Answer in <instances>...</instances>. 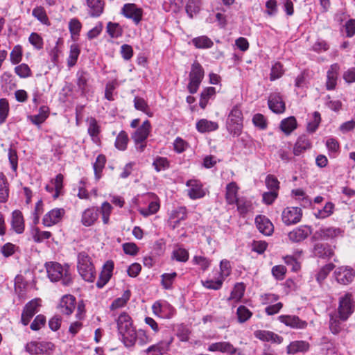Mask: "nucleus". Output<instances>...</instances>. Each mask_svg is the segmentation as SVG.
<instances>
[{"label":"nucleus","mask_w":355,"mask_h":355,"mask_svg":"<svg viewBox=\"0 0 355 355\" xmlns=\"http://www.w3.org/2000/svg\"><path fill=\"white\" fill-rule=\"evenodd\" d=\"M216 89L213 87L205 88L201 93L199 105L202 109L207 105L209 100L215 95Z\"/></svg>","instance_id":"nucleus-36"},{"label":"nucleus","mask_w":355,"mask_h":355,"mask_svg":"<svg viewBox=\"0 0 355 355\" xmlns=\"http://www.w3.org/2000/svg\"><path fill=\"white\" fill-rule=\"evenodd\" d=\"M339 66L338 64H334L330 67L327 71L326 87L328 90L334 89L337 83L338 73Z\"/></svg>","instance_id":"nucleus-26"},{"label":"nucleus","mask_w":355,"mask_h":355,"mask_svg":"<svg viewBox=\"0 0 355 355\" xmlns=\"http://www.w3.org/2000/svg\"><path fill=\"white\" fill-rule=\"evenodd\" d=\"M39 306L38 300L37 299L33 300L28 302L21 313V322L24 325H27L31 319L34 316V315L37 313V307Z\"/></svg>","instance_id":"nucleus-15"},{"label":"nucleus","mask_w":355,"mask_h":355,"mask_svg":"<svg viewBox=\"0 0 355 355\" xmlns=\"http://www.w3.org/2000/svg\"><path fill=\"white\" fill-rule=\"evenodd\" d=\"M236 314L239 322L241 323L247 321L252 315V313L245 306H240L237 309Z\"/></svg>","instance_id":"nucleus-56"},{"label":"nucleus","mask_w":355,"mask_h":355,"mask_svg":"<svg viewBox=\"0 0 355 355\" xmlns=\"http://www.w3.org/2000/svg\"><path fill=\"white\" fill-rule=\"evenodd\" d=\"M107 32L111 37L116 38L122 35V29L118 24L109 22L107 25Z\"/></svg>","instance_id":"nucleus-53"},{"label":"nucleus","mask_w":355,"mask_h":355,"mask_svg":"<svg viewBox=\"0 0 355 355\" xmlns=\"http://www.w3.org/2000/svg\"><path fill=\"white\" fill-rule=\"evenodd\" d=\"M297 128V121L295 117L290 116L282 121L281 130L286 134L290 135Z\"/></svg>","instance_id":"nucleus-35"},{"label":"nucleus","mask_w":355,"mask_h":355,"mask_svg":"<svg viewBox=\"0 0 355 355\" xmlns=\"http://www.w3.org/2000/svg\"><path fill=\"white\" fill-rule=\"evenodd\" d=\"M354 309L355 304L351 293H347L339 297L336 314L340 320L347 321L354 313Z\"/></svg>","instance_id":"nucleus-4"},{"label":"nucleus","mask_w":355,"mask_h":355,"mask_svg":"<svg viewBox=\"0 0 355 355\" xmlns=\"http://www.w3.org/2000/svg\"><path fill=\"white\" fill-rule=\"evenodd\" d=\"M245 287L243 284H237L235 285L233 291L231 293L229 300H234L236 302L239 301L243 296Z\"/></svg>","instance_id":"nucleus-50"},{"label":"nucleus","mask_w":355,"mask_h":355,"mask_svg":"<svg viewBox=\"0 0 355 355\" xmlns=\"http://www.w3.org/2000/svg\"><path fill=\"white\" fill-rule=\"evenodd\" d=\"M105 157L103 155H99L96 158V162L94 164V170L97 180L101 178V173L105 166Z\"/></svg>","instance_id":"nucleus-48"},{"label":"nucleus","mask_w":355,"mask_h":355,"mask_svg":"<svg viewBox=\"0 0 355 355\" xmlns=\"http://www.w3.org/2000/svg\"><path fill=\"white\" fill-rule=\"evenodd\" d=\"M128 137L125 131H121L115 141V147L119 150H124L127 148Z\"/></svg>","instance_id":"nucleus-44"},{"label":"nucleus","mask_w":355,"mask_h":355,"mask_svg":"<svg viewBox=\"0 0 355 355\" xmlns=\"http://www.w3.org/2000/svg\"><path fill=\"white\" fill-rule=\"evenodd\" d=\"M283 73L282 65L279 62H277L272 67L270 79L271 81H273L282 77Z\"/></svg>","instance_id":"nucleus-61"},{"label":"nucleus","mask_w":355,"mask_h":355,"mask_svg":"<svg viewBox=\"0 0 355 355\" xmlns=\"http://www.w3.org/2000/svg\"><path fill=\"white\" fill-rule=\"evenodd\" d=\"M46 323V318L43 315H38L35 317L33 322L31 324V329L33 331H37L44 326Z\"/></svg>","instance_id":"nucleus-64"},{"label":"nucleus","mask_w":355,"mask_h":355,"mask_svg":"<svg viewBox=\"0 0 355 355\" xmlns=\"http://www.w3.org/2000/svg\"><path fill=\"white\" fill-rule=\"evenodd\" d=\"M279 320L285 325L297 329H303L307 327V322L294 315H282L278 318Z\"/></svg>","instance_id":"nucleus-11"},{"label":"nucleus","mask_w":355,"mask_h":355,"mask_svg":"<svg viewBox=\"0 0 355 355\" xmlns=\"http://www.w3.org/2000/svg\"><path fill=\"white\" fill-rule=\"evenodd\" d=\"M130 297V291L129 290H126L123 293L122 297H118L112 302L110 306V309L114 310L119 308L123 307L129 300Z\"/></svg>","instance_id":"nucleus-39"},{"label":"nucleus","mask_w":355,"mask_h":355,"mask_svg":"<svg viewBox=\"0 0 355 355\" xmlns=\"http://www.w3.org/2000/svg\"><path fill=\"white\" fill-rule=\"evenodd\" d=\"M10 61L12 64H18L22 58V49L20 45H16L14 46L12 51L10 53Z\"/></svg>","instance_id":"nucleus-59"},{"label":"nucleus","mask_w":355,"mask_h":355,"mask_svg":"<svg viewBox=\"0 0 355 355\" xmlns=\"http://www.w3.org/2000/svg\"><path fill=\"white\" fill-rule=\"evenodd\" d=\"M311 229L307 226H300L288 233V239L291 242L297 243L304 240L311 234Z\"/></svg>","instance_id":"nucleus-19"},{"label":"nucleus","mask_w":355,"mask_h":355,"mask_svg":"<svg viewBox=\"0 0 355 355\" xmlns=\"http://www.w3.org/2000/svg\"><path fill=\"white\" fill-rule=\"evenodd\" d=\"M60 312L62 314L69 315L76 308V298L71 295H64L58 306Z\"/></svg>","instance_id":"nucleus-14"},{"label":"nucleus","mask_w":355,"mask_h":355,"mask_svg":"<svg viewBox=\"0 0 355 355\" xmlns=\"http://www.w3.org/2000/svg\"><path fill=\"white\" fill-rule=\"evenodd\" d=\"M77 268L82 278L88 282H93L96 278V270L90 257L85 252L78 254Z\"/></svg>","instance_id":"nucleus-3"},{"label":"nucleus","mask_w":355,"mask_h":355,"mask_svg":"<svg viewBox=\"0 0 355 355\" xmlns=\"http://www.w3.org/2000/svg\"><path fill=\"white\" fill-rule=\"evenodd\" d=\"M196 128L202 133L211 132L217 130L218 128V124L216 122L203 119L197 122Z\"/></svg>","instance_id":"nucleus-33"},{"label":"nucleus","mask_w":355,"mask_h":355,"mask_svg":"<svg viewBox=\"0 0 355 355\" xmlns=\"http://www.w3.org/2000/svg\"><path fill=\"white\" fill-rule=\"evenodd\" d=\"M201 6L200 0H189L186 6V11L190 17L200 11Z\"/></svg>","instance_id":"nucleus-45"},{"label":"nucleus","mask_w":355,"mask_h":355,"mask_svg":"<svg viewBox=\"0 0 355 355\" xmlns=\"http://www.w3.org/2000/svg\"><path fill=\"white\" fill-rule=\"evenodd\" d=\"M340 233L341 230L336 227H327L320 230V236L325 239L336 237Z\"/></svg>","instance_id":"nucleus-51"},{"label":"nucleus","mask_w":355,"mask_h":355,"mask_svg":"<svg viewBox=\"0 0 355 355\" xmlns=\"http://www.w3.org/2000/svg\"><path fill=\"white\" fill-rule=\"evenodd\" d=\"M98 216V211L94 208L86 209L82 215V224L86 227L92 225L97 220Z\"/></svg>","instance_id":"nucleus-29"},{"label":"nucleus","mask_w":355,"mask_h":355,"mask_svg":"<svg viewBox=\"0 0 355 355\" xmlns=\"http://www.w3.org/2000/svg\"><path fill=\"white\" fill-rule=\"evenodd\" d=\"M116 322L120 339L125 347H131L135 345L136 342L141 346L150 342V337L144 330H135L132 320L127 313H121L116 319Z\"/></svg>","instance_id":"nucleus-1"},{"label":"nucleus","mask_w":355,"mask_h":355,"mask_svg":"<svg viewBox=\"0 0 355 355\" xmlns=\"http://www.w3.org/2000/svg\"><path fill=\"white\" fill-rule=\"evenodd\" d=\"M15 73L22 78H26L31 76V70L26 64H21L15 68Z\"/></svg>","instance_id":"nucleus-57"},{"label":"nucleus","mask_w":355,"mask_h":355,"mask_svg":"<svg viewBox=\"0 0 355 355\" xmlns=\"http://www.w3.org/2000/svg\"><path fill=\"white\" fill-rule=\"evenodd\" d=\"M150 123L148 120H146L142 125L137 129L132 135V139L135 145H137L139 142H144L149 135L150 131Z\"/></svg>","instance_id":"nucleus-16"},{"label":"nucleus","mask_w":355,"mask_h":355,"mask_svg":"<svg viewBox=\"0 0 355 355\" xmlns=\"http://www.w3.org/2000/svg\"><path fill=\"white\" fill-rule=\"evenodd\" d=\"M113 268L114 263L112 261L105 263L96 282L98 288H103L109 282L112 275Z\"/></svg>","instance_id":"nucleus-18"},{"label":"nucleus","mask_w":355,"mask_h":355,"mask_svg":"<svg viewBox=\"0 0 355 355\" xmlns=\"http://www.w3.org/2000/svg\"><path fill=\"white\" fill-rule=\"evenodd\" d=\"M33 239L35 243H42L51 236V233L48 231H40L36 227L33 230Z\"/></svg>","instance_id":"nucleus-46"},{"label":"nucleus","mask_w":355,"mask_h":355,"mask_svg":"<svg viewBox=\"0 0 355 355\" xmlns=\"http://www.w3.org/2000/svg\"><path fill=\"white\" fill-rule=\"evenodd\" d=\"M334 268L335 265L332 263H329L322 266L316 275L317 282L319 284H322V282L327 278L329 272L332 271Z\"/></svg>","instance_id":"nucleus-41"},{"label":"nucleus","mask_w":355,"mask_h":355,"mask_svg":"<svg viewBox=\"0 0 355 355\" xmlns=\"http://www.w3.org/2000/svg\"><path fill=\"white\" fill-rule=\"evenodd\" d=\"M255 223L259 231L264 235L270 236L274 231V227L270 220L264 216H257Z\"/></svg>","instance_id":"nucleus-17"},{"label":"nucleus","mask_w":355,"mask_h":355,"mask_svg":"<svg viewBox=\"0 0 355 355\" xmlns=\"http://www.w3.org/2000/svg\"><path fill=\"white\" fill-rule=\"evenodd\" d=\"M268 106L275 113H282L285 110V104L279 94L277 93L270 94L268 98Z\"/></svg>","instance_id":"nucleus-20"},{"label":"nucleus","mask_w":355,"mask_h":355,"mask_svg":"<svg viewBox=\"0 0 355 355\" xmlns=\"http://www.w3.org/2000/svg\"><path fill=\"white\" fill-rule=\"evenodd\" d=\"M302 216V209L297 207H286L284 209L282 218L286 225L299 223Z\"/></svg>","instance_id":"nucleus-8"},{"label":"nucleus","mask_w":355,"mask_h":355,"mask_svg":"<svg viewBox=\"0 0 355 355\" xmlns=\"http://www.w3.org/2000/svg\"><path fill=\"white\" fill-rule=\"evenodd\" d=\"M88 128L87 132L89 136L92 137V141L95 144H98L100 142V139L98 137V135L101 132V127L98 124L96 119L91 117L88 119Z\"/></svg>","instance_id":"nucleus-28"},{"label":"nucleus","mask_w":355,"mask_h":355,"mask_svg":"<svg viewBox=\"0 0 355 355\" xmlns=\"http://www.w3.org/2000/svg\"><path fill=\"white\" fill-rule=\"evenodd\" d=\"M309 343L304 340H297L290 343L287 347L288 354H295L297 352H305L309 349Z\"/></svg>","instance_id":"nucleus-32"},{"label":"nucleus","mask_w":355,"mask_h":355,"mask_svg":"<svg viewBox=\"0 0 355 355\" xmlns=\"http://www.w3.org/2000/svg\"><path fill=\"white\" fill-rule=\"evenodd\" d=\"M9 112L8 102L6 98L0 99V124L5 122Z\"/></svg>","instance_id":"nucleus-55"},{"label":"nucleus","mask_w":355,"mask_h":355,"mask_svg":"<svg viewBox=\"0 0 355 355\" xmlns=\"http://www.w3.org/2000/svg\"><path fill=\"white\" fill-rule=\"evenodd\" d=\"M159 209V204L156 201L151 202L148 208L139 209V213L144 217L155 214Z\"/></svg>","instance_id":"nucleus-52"},{"label":"nucleus","mask_w":355,"mask_h":355,"mask_svg":"<svg viewBox=\"0 0 355 355\" xmlns=\"http://www.w3.org/2000/svg\"><path fill=\"white\" fill-rule=\"evenodd\" d=\"M192 43L198 49H208L213 46V42L207 36L202 35L195 37Z\"/></svg>","instance_id":"nucleus-38"},{"label":"nucleus","mask_w":355,"mask_h":355,"mask_svg":"<svg viewBox=\"0 0 355 355\" xmlns=\"http://www.w3.org/2000/svg\"><path fill=\"white\" fill-rule=\"evenodd\" d=\"M9 196V188L7 179L3 173H0V202H6Z\"/></svg>","instance_id":"nucleus-37"},{"label":"nucleus","mask_w":355,"mask_h":355,"mask_svg":"<svg viewBox=\"0 0 355 355\" xmlns=\"http://www.w3.org/2000/svg\"><path fill=\"white\" fill-rule=\"evenodd\" d=\"M204 77V70L202 66L198 62H195L191 67V70L189 73V83L188 85V89L191 94H195Z\"/></svg>","instance_id":"nucleus-6"},{"label":"nucleus","mask_w":355,"mask_h":355,"mask_svg":"<svg viewBox=\"0 0 355 355\" xmlns=\"http://www.w3.org/2000/svg\"><path fill=\"white\" fill-rule=\"evenodd\" d=\"M341 322L343 321L340 320L338 314L330 315L329 328L334 334H337L341 331Z\"/></svg>","instance_id":"nucleus-43"},{"label":"nucleus","mask_w":355,"mask_h":355,"mask_svg":"<svg viewBox=\"0 0 355 355\" xmlns=\"http://www.w3.org/2000/svg\"><path fill=\"white\" fill-rule=\"evenodd\" d=\"M208 349L211 352L218 351L230 354L235 351V347L229 342H218L210 345Z\"/></svg>","instance_id":"nucleus-30"},{"label":"nucleus","mask_w":355,"mask_h":355,"mask_svg":"<svg viewBox=\"0 0 355 355\" xmlns=\"http://www.w3.org/2000/svg\"><path fill=\"white\" fill-rule=\"evenodd\" d=\"M49 108L46 106H42L40 108L39 114L31 115L28 119L35 125H40L42 124L49 116Z\"/></svg>","instance_id":"nucleus-34"},{"label":"nucleus","mask_w":355,"mask_h":355,"mask_svg":"<svg viewBox=\"0 0 355 355\" xmlns=\"http://www.w3.org/2000/svg\"><path fill=\"white\" fill-rule=\"evenodd\" d=\"M334 275L338 284L348 285L353 282L355 277V271L351 267L342 266L335 270Z\"/></svg>","instance_id":"nucleus-7"},{"label":"nucleus","mask_w":355,"mask_h":355,"mask_svg":"<svg viewBox=\"0 0 355 355\" xmlns=\"http://www.w3.org/2000/svg\"><path fill=\"white\" fill-rule=\"evenodd\" d=\"M320 114L318 112H315L313 119L307 124V130L310 132H315L320 123Z\"/></svg>","instance_id":"nucleus-63"},{"label":"nucleus","mask_w":355,"mask_h":355,"mask_svg":"<svg viewBox=\"0 0 355 355\" xmlns=\"http://www.w3.org/2000/svg\"><path fill=\"white\" fill-rule=\"evenodd\" d=\"M80 50L78 44H73L70 46L69 55L67 60V64L69 67L74 66L80 55Z\"/></svg>","instance_id":"nucleus-40"},{"label":"nucleus","mask_w":355,"mask_h":355,"mask_svg":"<svg viewBox=\"0 0 355 355\" xmlns=\"http://www.w3.org/2000/svg\"><path fill=\"white\" fill-rule=\"evenodd\" d=\"M313 253L315 257L322 259H329L334 255V251L330 245L320 243L314 245Z\"/></svg>","instance_id":"nucleus-21"},{"label":"nucleus","mask_w":355,"mask_h":355,"mask_svg":"<svg viewBox=\"0 0 355 355\" xmlns=\"http://www.w3.org/2000/svg\"><path fill=\"white\" fill-rule=\"evenodd\" d=\"M243 119L241 110L237 105L234 106L232 109L227 121V128L233 136L238 137L241 133Z\"/></svg>","instance_id":"nucleus-5"},{"label":"nucleus","mask_w":355,"mask_h":355,"mask_svg":"<svg viewBox=\"0 0 355 355\" xmlns=\"http://www.w3.org/2000/svg\"><path fill=\"white\" fill-rule=\"evenodd\" d=\"M87 5L89 8V13L90 16L96 17L100 16L104 9L103 0H86Z\"/></svg>","instance_id":"nucleus-27"},{"label":"nucleus","mask_w":355,"mask_h":355,"mask_svg":"<svg viewBox=\"0 0 355 355\" xmlns=\"http://www.w3.org/2000/svg\"><path fill=\"white\" fill-rule=\"evenodd\" d=\"M33 15L37 18L41 23L47 24L49 23V19L46 15V11L44 8L39 6L36 7L33 10Z\"/></svg>","instance_id":"nucleus-54"},{"label":"nucleus","mask_w":355,"mask_h":355,"mask_svg":"<svg viewBox=\"0 0 355 355\" xmlns=\"http://www.w3.org/2000/svg\"><path fill=\"white\" fill-rule=\"evenodd\" d=\"M170 342L162 341L148 347L144 352L148 355H168Z\"/></svg>","instance_id":"nucleus-22"},{"label":"nucleus","mask_w":355,"mask_h":355,"mask_svg":"<svg viewBox=\"0 0 355 355\" xmlns=\"http://www.w3.org/2000/svg\"><path fill=\"white\" fill-rule=\"evenodd\" d=\"M253 124L261 130L267 128V121L264 116L261 114H256L252 118Z\"/></svg>","instance_id":"nucleus-62"},{"label":"nucleus","mask_w":355,"mask_h":355,"mask_svg":"<svg viewBox=\"0 0 355 355\" xmlns=\"http://www.w3.org/2000/svg\"><path fill=\"white\" fill-rule=\"evenodd\" d=\"M172 259L178 261L186 262L189 259V252L184 248H178L173 251Z\"/></svg>","instance_id":"nucleus-49"},{"label":"nucleus","mask_w":355,"mask_h":355,"mask_svg":"<svg viewBox=\"0 0 355 355\" xmlns=\"http://www.w3.org/2000/svg\"><path fill=\"white\" fill-rule=\"evenodd\" d=\"M11 225L17 234H21L24 231V220L22 213L19 210H15L12 212Z\"/></svg>","instance_id":"nucleus-24"},{"label":"nucleus","mask_w":355,"mask_h":355,"mask_svg":"<svg viewBox=\"0 0 355 355\" xmlns=\"http://www.w3.org/2000/svg\"><path fill=\"white\" fill-rule=\"evenodd\" d=\"M238 189L239 187L234 182H230L226 186L225 198L229 204L232 205L239 200L237 198Z\"/></svg>","instance_id":"nucleus-31"},{"label":"nucleus","mask_w":355,"mask_h":355,"mask_svg":"<svg viewBox=\"0 0 355 355\" xmlns=\"http://www.w3.org/2000/svg\"><path fill=\"white\" fill-rule=\"evenodd\" d=\"M65 214L62 208H55L46 213L42 219V223L45 227H51L58 223Z\"/></svg>","instance_id":"nucleus-10"},{"label":"nucleus","mask_w":355,"mask_h":355,"mask_svg":"<svg viewBox=\"0 0 355 355\" xmlns=\"http://www.w3.org/2000/svg\"><path fill=\"white\" fill-rule=\"evenodd\" d=\"M334 209V205L332 202H329L326 203L322 209H319L316 213H315V216L320 219L326 218L333 214Z\"/></svg>","instance_id":"nucleus-42"},{"label":"nucleus","mask_w":355,"mask_h":355,"mask_svg":"<svg viewBox=\"0 0 355 355\" xmlns=\"http://www.w3.org/2000/svg\"><path fill=\"white\" fill-rule=\"evenodd\" d=\"M121 12L125 17L132 19L136 24L141 21L143 15L141 8L137 7L135 3L125 4Z\"/></svg>","instance_id":"nucleus-9"},{"label":"nucleus","mask_w":355,"mask_h":355,"mask_svg":"<svg viewBox=\"0 0 355 355\" xmlns=\"http://www.w3.org/2000/svg\"><path fill=\"white\" fill-rule=\"evenodd\" d=\"M223 281L224 280L223 278L218 277L216 280L208 279L205 282H202V284L205 287L207 288L218 290L219 288H221Z\"/></svg>","instance_id":"nucleus-60"},{"label":"nucleus","mask_w":355,"mask_h":355,"mask_svg":"<svg viewBox=\"0 0 355 355\" xmlns=\"http://www.w3.org/2000/svg\"><path fill=\"white\" fill-rule=\"evenodd\" d=\"M45 268L47 275L51 282L61 281L64 286H70L73 279L69 266H62L58 262L46 263Z\"/></svg>","instance_id":"nucleus-2"},{"label":"nucleus","mask_w":355,"mask_h":355,"mask_svg":"<svg viewBox=\"0 0 355 355\" xmlns=\"http://www.w3.org/2000/svg\"><path fill=\"white\" fill-rule=\"evenodd\" d=\"M81 28L82 24L78 19L73 18L69 21V30L72 38L80 35Z\"/></svg>","instance_id":"nucleus-47"},{"label":"nucleus","mask_w":355,"mask_h":355,"mask_svg":"<svg viewBox=\"0 0 355 355\" xmlns=\"http://www.w3.org/2000/svg\"><path fill=\"white\" fill-rule=\"evenodd\" d=\"M186 185L189 187L188 195L191 199L201 198L205 196V192L202 189V183L198 180H189Z\"/></svg>","instance_id":"nucleus-13"},{"label":"nucleus","mask_w":355,"mask_h":355,"mask_svg":"<svg viewBox=\"0 0 355 355\" xmlns=\"http://www.w3.org/2000/svg\"><path fill=\"white\" fill-rule=\"evenodd\" d=\"M53 347V344L49 342H31L26 344V351L31 355L44 354L48 350H52Z\"/></svg>","instance_id":"nucleus-12"},{"label":"nucleus","mask_w":355,"mask_h":355,"mask_svg":"<svg viewBox=\"0 0 355 355\" xmlns=\"http://www.w3.org/2000/svg\"><path fill=\"white\" fill-rule=\"evenodd\" d=\"M177 276V273L173 272L172 273H164L162 275V284L166 289L171 288L172 284Z\"/></svg>","instance_id":"nucleus-58"},{"label":"nucleus","mask_w":355,"mask_h":355,"mask_svg":"<svg viewBox=\"0 0 355 355\" xmlns=\"http://www.w3.org/2000/svg\"><path fill=\"white\" fill-rule=\"evenodd\" d=\"M254 336L261 340L271 341L275 343H281L283 340L281 336L269 331L258 330L254 332Z\"/></svg>","instance_id":"nucleus-23"},{"label":"nucleus","mask_w":355,"mask_h":355,"mask_svg":"<svg viewBox=\"0 0 355 355\" xmlns=\"http://www.w3.org/2000/svg\"><path fill=\"white\" fill-rule=\"evenodd\" d=\"M311 148V143L310 140L304 135L300 136L295 144L293 154L296 156H299Z\"/></svg>","instance_id":"nucleus-25"}]
</instances>
